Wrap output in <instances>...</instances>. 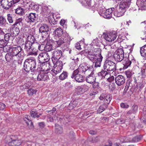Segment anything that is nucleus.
<instances>
[{"mask_svg": "<svg viewBox=\"0 0 146 146\" xmlns=\"http://www.w3.org/2000/svg\"><path fill=\"white\" fill-rule=\"evenodd\" d=\"M39 126L41 128H43L45 126V124L43 122H40L38 123Z\"/></svg>", "mask_w": 146, "mask_h": 146, "instance_id": "obj_64", "label": "nucleus"}, {"mask_svg": "<svg viewBox=\"0 0 146 146\" xmlns=\"http://www.w3.org/2000/svg\"><path fill=\"white\" fill-rule=\"evenodd\" d=\"M113 57L115 61L117 62H120L124 59V51L121 48L117 50L113 54Z\"/></svg>", "mask_w": 146, "mask_h": 146, "instance_id": "obj_6", "label": "nucleus"}, {"mask_svg": "<svg viewBox=\"0 0 146 146\" xmlns=\"http://www.w3.org/2000/svg\"><path fill=\"white\" fill-rule=\"evenodd\" d=\"M23 143V141L20 139H13L8 143V145L10 146H18L20 145Z\"/></svg>", "mask_w": 146, "mask_h": 146, "instance_id": "obj_21", "label": "nucleus"}, {"mask_svg": "<svg viewBox=\"0 0 146 146\" xmlns=\"http://www.w3.org/2000/svg\"><path fill=\"white\" fill-rule=\"evenodd\" d=\"M125 74L127 78H129L131 77L132 74L131 72L129 71H127L125 72Z\"/></svg>", "mask_w": 146, "mask_h": 146, "instance_id": "obj_59", "label": "nucleus"}, {"mask_svg": "<svg viewBox=\"0 0 146 146\" xmlns=\"http://www.w3.org/2000/svg\"><path fill=\"white\" fill-rule=\"evenodd\" d=\"M31 115L32 117L34 118L39 117V115H38L37 113L35 110H33L31 111Z\"/></svg>", "mask_w": 146, "mask_h": 146, "instance_id": "obj_42", "label": "nucleus"}, {"mask_svg": "<svg viewBox=\"0 0 146 146\" xmlns=\"http://www.w3.org/2000/svg\"><path fill=\"white\" fill-rule=\"evenodd\" d=\"M7 19L9 23H11L13 22L12 16L10 14H8L7 15Z\"/></svg>", "mask_w": 146, "mask_h": 146, "instance_id": "obj_52", "label": "nucleus"}, {"mask_svg": "<svg viewBox=\"0 0 146 146\" xmlns=\"http://www.w3.org/2000/svg\"><path fill=\"white\" fill-rule=\"evenodd\" d=\"M8 42L4 41L3 39L0 40V48H3L4 46L7 45Z\"/></svg>", "mask_w": 146, "mask_h": 146, "instance_id": "obj_50", "label": "nucleus"}, {"mask_svg": "<svg viewBox=\"0 0 146 146\" xmlns=\"http://www.w3.org/2000/svg\"><path fill=\"white\" fill-rule=\"evenodd\" d=\"M97 11L99 14L102 16V15L103 14H104L106 10L104 8L103 9L102 7H100L98 8Z\"/></svg>", "mask_w": 146, "mask_h": 146, "instance_id": "obj_47", "label": "nucleus"}, {"mask_svg": "<svg viewBox=\"0 0 146 146\" xmlns=\"http://www.w3.org/2000/svg\"><path fill=\"white\" fill-rule=\"evenodd\" d=\"M141 139L140 137L138 136H136L133 137L132 139V142H137Z\"/></svg>", "mask_w": 146, "mask_h": 146, "instance_id": "obj_57", "label": "nucleus"}, {"mask_svg": "<svg viewBox=\"0 0 146 146\" xmlns=\"http://www.w3.org/2000/svg\"><path fill=\"white\" fill-rule=\"evenodd\" d=\"M121 108H128L129 107V105L126 103H122L121 104Z\"/></svg>", "mask_w": 146, "mask_h": 146, "instance_id": "obj_58", "label": "nucleus"}, {"mask_svg": "<svg viewBox=\"0 0 146 146\" xmlns=\"http://www.w3.org/2000/svg\"><path fill=\"white\" fill-rule=\"evenodd\" d=\"M90 74L86 77V81L87 82L92 84L95 82L96 78L93 71L90 72Z\"/></svg>", "mask_w": 146, "mask_h": 146, "instance_id": "obj_17", "label": "nucleus"}, {"mask_svg": "<svg viewBox=\"0 0 146 146\" xmlns=\"http://www.w3.org/2000/svg\"><path fill=\"white\" fill-rule=\"evenodd\" d=\"M58 38V40L54 41V43L56 44V47L60 46L62 45L65 46H67L70 45V39L68 33L64 34L62 37Z\"/></svg>", "mask_w": 146, "mask_h": 146, "instance_id": "obj_2", "label": "nucleus"}, {"mask_svg": "<svg viewBox=\"0 0 146 146\" xmlns=\"http://www.w3.org/2000/svg\"><path fill=\"white\" fill-rule=\"evenodd\" d=\"M79 100V99H77L71 101L68 106V109L70 110L76 107L78 104Z\"/></svg>", "mask_w": 146, "mask_h": 146, "instance_id": "obj_27", "label": "nucleus"}, {"mask_svg": "<svg viewBox=\"0 0 146 146\" xmlns=\"http://www.w3.org/2000/svg\"><path fill=\"white\" fill-rule=\"evenodd\" d=\"M23 20L22 18H19L17 19L15 23L12 25L13 27H15V26L16 27H19V29L20 28H22L23 25V24L22 22Z\"/></svg>", "mask_w": 146, "mask_h": 146, "instance_id": "obj_25", "label": "nucleus"}, {"mask_svg": "<svg viewBox=\"0 0 146 146\" xmlns=\"http://www.w3.org/2000/svg\"><path fill=\"white\" fill-rule=\"evenodd\" d=\"M42 12L43 13H44L43 14L47 15L50 12V10L48 6H43L42 7Z\"/></svg>", "mask_w": 146, "mask_h": 146, "instance_id": "obj_33", "label": "nucleus"}, {"mask_svg": "<svg viewBox=\"0 0 146 146\" xmlns=\"http://www.w3.org/2000/svg\"><path fill=\"white\" fill-rule=\"evenodd\" d=\"M55 63H53L54 64L55 63V64L54 65V66H56V67H58V68H60L61 67H62V63L61 61L59 60H57L56 61V60H55Z\"/></svg>", "mask_w": 146, "mask_h": 146, "instance_id": "obj_45", "label": "nucleus"}, {"mask_svg": "<svg viewBox=\"0 0 146 146\" xmlns=\"http://www.w3.org/2000/svg\"><path fill=\"white\" fill-rule=\"evenodd\" d=\"M28 94L29 96H32L34 94H35L37 91L36 90H34L31 88L29 89L28 91Z\"/></svg>", "mask_w": 146, "mask_h": 146, "instance_id": "obj_44", "label": "nucleus"}, {"mask_svg": "<svg viewBox=\"0 0 146 146\" xmlns=\"http://www.w3.org/2000/svg\"><path fill=\"white\" fill-rule=\"evenodd\" d=\"M123 69H126L130 66L131 63V61L129 60V57L128 58L124 57L123 60Z\"/></svg>", "mask_w": 146, "mask_h": 146, "instance_id": "obj_20", "label": "nucleus"}, {"mask_svg": "<svg viewBox=\"0 0 146 146\" xmlns=\"http://www.w3.org/2000/svg\"><path fill=\"white\" fill-rule=\"evenodd\" d=\"M71 77L73 79L75 80L78 82H82L84 80L83 76L78 71L74 70L71 76Z\"/></svg>", "mask_w": 146, "mask_h": 146, "instance_id": "obj_7", "label": "nucleus"}, {"mask_svg": "<svg viewBox=\"0 0 146 146\" xmlns=\"http://www.w3.org/2000/svg\"><path fill=\"white\" fill-rule=\"evenodd\" d=\"M11 37V34L9 33H7L4 36V38L6 42H8Z\"/></svg>", "mask_w": 146, "mask_h": 146, "instance_id": "obj_48", "label": "nucleus"}, {"mask_svg": "<svg viewBox=\"0 0 146 146\" xmlns=\"http://www.w3.org/2000/svg\"><path fill=\"white\" fill-rule=\"evenodd\" d=\"M33 47L35 49H38L39 46V44L37 42H34L32 43Z\"/></svg>", "mask_w": 146, "mask_h": 146, "instance_id": "obj_56", "label": "nucleus"}, {"mask_svg": "<svg viewBox=\"0 0 146 146\" xmlns=\"http://www.w3.org/2000/svg\"><path fill=\"white\" fill-rule=\"evenodd\" d=\"M77 65L76 64H75L73 62H72V63L71 64V66L70 67V68L72 70H74L75 69L76 67V66Z\"/></svg>", "mask_w": 146, "mask_h": 146, "instance_id": "obj_63", "label": "nucleus"}, {"mask_svg": "<svg viewBox=\"0 0 146 146\" xmlns=\"http://www.w3.org/2000/svg\"><path fill=\"white\" fill-rule=\"evenodd\" d=\"M104 69L108 71H114L116 70V64L113 62L109 60H106L103 66Z\"/></svg>", "mask_w": 146, "mask_h": 146, "instance_id": "obj_4", "label": "nucleus"}, {"mask_svg": "<svg viewBox=\"0 0 146 146\" xmlns=\"http://www.w3.org/2000/svg\"><path fill=\"white\" fill-rule=\"evenodd\" d=\"M115 80L116 84L119 86L123 84L125 82V78L121 75H119L117 76Z\"/></svg>", "mask_w": 146, "mask_h": 146, "instance_id": "obj_15", "label": "nucleus"}, {"mask_svg": "<svg viewBox=\"0 0 146 146\" xmlns=\"http://www.w3.org/2000/svg\"><path fill=\"white\" fill-rule=\"evenodd\" d=\"M55 131L59 134H61L63 132V129L62 127L58 125H55Z\"/></svg>", "mask_w": 146, "mask_h": 146, "instance_id": "obj_39", "label": "nucleus"}, {"mask_svg": "<svg viewBox=\"0 0 146 146\" xmlns=\"http://www.w3.org/2000/svg\"><path fill=\"white\" fill-rule=\"evenodd\" d=\"M56 48V46H54L51 44L49 43H47L45 46L44 50L46 52H49L51 50L54 49Z\"/></svg>", "mask_w": 146, "mask_h": 146, "instance_id": "obj_30", "label": "nucleus"}, {"mask_svg": "<svg viewBox=\"0 0 146 146\" xmlns=\"http://www.w3.org/2000/svg\"><path fill=\"white\" fill-rule=\"evenodd\" d=\"M114 8L107 9L106 10L104 14L102 15V16L106 19H110L112 17L113 11H114Z\"/></svg>", "mask_w": 146, "mask_h": 146, "instance_id": "obj_16", "label": "nucleus"}, {"mask_svg": "<svg viewBox=\"0 0 146 146\" xmlns=\"http://www.w3.org/2000/svg\"><path fill=\"white\" fill-rule=\"evenodd\" d=\"M28 17L29 22H34L36 20L37 15L35 13H31L29 14Z\"/></svg>", "mask_w": 146, "mask_h": 146, "instance_id": "obj_28", "label": "nucleus"}, {"mask_svg": "<svg viewBox=\"0 0 146 146\" xmlns=\"http://www.w3.org/2000/svg\"><path fill=\"white\" fill-rule=\"evenodd\" d=\"M108 72L104 69L102 70L98 74V75L100 79H102L105 78L106 76L110 73Z\"/></svg>", "mask_w": 146, "mask_h": 146, "instance_id": "obj_26", "label": "nucleus"}, {"mask_svg": "<svg viewBox=\"0 0 146 146\" xmlns=\"http://www.w3.org/2000/svg\"><path fill=\"white\" fill-rule=\"evenodd\" d=\"M140 52L141 56L143 57V59L146 60V45L140 48Z\"/></svg>", "mask_w": 146, "mask_h": 146, "instance_id": "obj_29", "label": "nucleus"}, {"mask_svg": "<svg viewBox=\"0 0 146 146\" xmlns=\"http://www.w3.org/2000/svg\"><path fill=\"white\" fill-rule=\"evenodd\" d=\"M62 54V51L60 50L55 49L53 51L52 57V60L53 63L55 62V60L56 61L60 58Z\"/></svg>", "mask_w": 146, "mask_h": 146, "instance_id": "obj_12", "label": "nucleus"}, {"mask_svg": "<svg viewBox=\"0 0 146 146\" xmlns=\"http://www.w3.org/2000/svg\"><path fill=\"white\" fill-rule=\"evenodd\" d=\"M10 30H12V31L13 34L15 36H17L18 35L19 32V27H16L15 26V27H13L12 26V25H11Z\"/></svg>", "mask_w": 146, "mask_h": 146, "instance_id": "obj_34", "label": "nucleus"}, {"mask_svg": "<svg viewBox=\"0 0 146 146\" xmlns=\"http://www.w3.org/2000/svg\"><path fill=\"white\" fill-rule=\"evenodd\" d=\"M54 33L55 36L58 37H62L64 34L67 33H63L62 30L60 28H57L54 31Z\"/></svg>", "mask_w": 146, "mask_h": 146, "instance_id": "obj_24", "label": "nucleus"}, {"mask_svg": "<svg viewBox=\"0 0 146 146\" xmlns=\"http://www.w3.org/2000/svg\"><path fill=\"white\" fill-rule=\"evenodd\" d=\"M35 40L34 37L31 35H29L27 38L26 41L31 43L32 44L34 43Z\"/></svg>", "mask_w": 146, "mask_h": 146, "instance_id": "obj_41", "label": "nucleus"}, {"mask_svg": "<svg viewBox=\"0 0 146 146\" xmlns=\"http://www.w3.org/2000/svg\"><path fill=\"white\" fill-rule=\"evenodd\" d=\"M104 97L105 98L104 101L107 103L106 104H107L108 105L109 104L111 100L112 99V96H111L110 95L108 94L106 96H104Z\"/></svg>", "mask_w": 146, "mask_h": 146, "instance_id": "obj_40", "label": "nucleus"}, {"mask_svg": "<svg viewBox=\"0 0 146 146\" xmlns=\"http://www.w3.org/2000/svg\"><path fill=\"white\" fill-rule=\"evenodd\" d=\"M36 62L35 59H27L24 63L23 68L24 70L28 72L31 70V72L34 70L36 68Z\"/></svg>", "mask_w": 146, "mask_h": 146, "instance_id": "obj_3", "label": "nucleus"}, {"mask_svg": "<svg viewBox=\"0 0 146 146\" xmlns=\"http://www.w3.org/2000/svg\"><path fill=\"white\" fill-rule=\"evenodd\" d=\"M117 37V33L114 31L109 32L105 35V39L107 41L111 42L116 39Z\"/></svg>", "mask_w": 146, "mask_h": 146, "instance_id": "obj_8", "label": "nucleus"}, {"mask_svg": "<svg viewBox=\"0 0 146 146\" xmlns=\"http://www.w3.org/2000/svg\"><path fill=\"white\" fill-rule=\"evenodd\" d=\"M50 30L49 27L46 24H41L39 29L40 33H42V37H44L48 34V32Z\"/></svg>", "mask_w": 146, "mask_h": 146, "instance_id": "obj_10", "label": "nucleus"}, {"mask_svg": "<svg viewBox=\"0 0 146 146\" xmlns=\"http://www.w3.org/2000/svg\"><path fill=\"white\" fill-rule=\"evenodd\" d=\"M78 71L80 74L84 73V74H90V72H92L93 70V67L92 66L87 65L86 66H80L78 68L75 70Z\"/></svg>", "mask_w": 146, "mask_h": 146, "instance_id": "obj_5", "label": "nucleus"}, {"mask_svg": "<svg viewBox=\"0 0 146 146\" xmlns=\"http://www.w3.org/2000/svg\"><path fill=\"white\" fill-rule=\"evenodd\" d=\"M68 77V73L66 72H63L59 76V78L60 80H64Z\"/></svg>", "mask_w": 146, "mask_h": 146, "instance_id": "obj_43", "label": "nucleus"}, {"mask_svg": "<svg viewBox=\"0 0 146 146\" xmlns=\"http://www.w3.org/2000/svg\"><path fill=\"white\" fill-rule=\"evenodd\" d=\"M3 48L4 52H10L11 50H12V48L10 46L7 45L4 46Z\"/></svg>", "mask_w": 146, "mask_h": 146, "instance_id": "obj_51", "label": "nucleus"}, {"mask_svg": "<svg viewBox=\"0 0 146 146\" xmlns=\"http://www.w3.org/2000/svg\"><path fill=\"white\" fill-rule=\"evenodd\" d=\"M15 13L20 15H23L24 14V10L22 8L19 7L15 10Z\"/></svg>", "mask_w": 146, "mask_h": 146, "instance_id": "obj_37", "label": "nucleus"}, {"mask_svg": "<svg viewBox=\"0 0 146 146\" xmlns=\"http://www.w3.org/2000/svg\"><path fill=\"white\" fill-rule=\"evenodd\" d=\"M40 69L41 71L44 72L49 70L52 68L50 63L49 62H46L40 64Z\"/></svg>", "mask_w": 146, "mask_h": 146, "instance_id": "obj_14", "label": "nucleus"}, {"mask_svg": "<svg viewBox=\"0 0 146 146\" xmlns=\"http://www.w3.org/2000/svg\"><path fill=\"white\" fill-rule=\"evenodd\" d=\"M62 69V68L61 67L59 68L58 67H54V69L51 70V71H52L55 74L59 73L61 71Z\"/></svg>", "mask_w": 146, "mask_h": 146, "instance_id": "obj_46", "label": "nucleus"}, {"mask_svg": "<svg viewBox=\"0 0 146 146\" xmlns=\"http://www.w3.org/2000/svg\"><path fill=\"white\" fill-rule=\"evenodd\" d=\"M133 112V114H135L137 111L138 107L136 105H133L131 108V110Z\"/></svg>", "mask_w": 146, "mask_h": 146, "instance_id": "obj_54", "label": "nucleus"}, {"mask_svg": "<svg viewBox=\"0 0 146 146\" xmlns=\"http://www.w3.org/2000/svg\"><path fill=\"white\" fill-rule=\"evenodd\" d=\"M79 1L83 5H88L89 6L91 5L92 0H79Z\"/></svg>", "mask_w": 146, "mask_h": 146, "instance_id": "obj_35", "label": "nucleus"}, {"mask_svg": "<svg viewBox=\"0 0 146 146\" xmlns=\"http://www.w3.org/2000/svg\"><path fill=\"white\" fill-rule=\"evenodd\" d=\"M131 3V0H124L121 2L119 4V7L125 10L129 6Z\"/></svg>", "mask_w": 146, "mask_h": 146, "instance_id": "obj_18", "label": "nucleus"}, {"mask_svg": "<svg viewBox=\"0 0 146 146\" xmlns=\"http://www.w3.org/2000/svg\"><path fill=\"white\" fill-rule=\"evenodd\" d=\"M24 4L26 6V8H28L29 9H33L34 8L33 7L35 5L34 3H32L31 2H24Z\"/></svg>", "mask_w": 146, "mask_h": 146, "instance_id": "obj_38", "label": "nucleus"}, {"mask_svg": "<svg viewBox=\"0 0 146 146\" xmlns=\"http://www.w3.org/2000/svg\"><path fill=\"white\" fill-rule=\"evenodd\" d=\"M125 11V10L119 7L117 10L114 11L113 14L116 17H120L123 15Z\"/></svg>", "mask_w": 146, "mask_h": 146, "instance_id": "obj_22", "label": "nucleus"}, {"mask_svg": "<svg viewBox=\"0 0 146 146\" xmlns=\"http://www.w3.org/2000/svg\"><path fill=\"white\" fill-rule=\"evenodd\" d=\"M75 47L77 49H81L80 44L78 42H77L75 44Z\"/></svg>", "mask_w": 146, "mask_h": 146, "instance_id": "obj_62", "label": "nucleus"}, {"mask_svg": "<svg viewBox=\"0 0 146 146\" xmlns=\"http://www.w3.org/2000/svg\"><path fill=\"white\" fill-rule=\"evenodd\" d=\"M44 47L45 46L43 44H41L40 45L39 44V46L38 49L41 51H42L44 50Z\"/></svg>", "mask_w": 146, "mask_h": 146, "instance_id": "obj_60", "label": "nucleus"}, {"mask_svg": "<svg viewBox=\"0 0 146 146\" xmlns=\"http://www.w3.org/2000/svg\"><path fill=\"white\" fill-rule=\"evenodd\" d=\"M84 86L83 85L77 87V88H76V91L78 94H82L84 92Z\"/></svg>", "mask_w": 146, "mask_h": 146, "instance_id": "obj_36", "label": "nucleus"}, {"mask_svg": "<svg viewBox=\"0 0 146 146\" xmlns=\"http://www.w3.org/2000/svg\"><path fill=\"white\" fill-rule=\"evenodd\" d=\"M30 117L28 115L25 116L23 118L24 121L26 123L27 126L30 129H32L33 128V124L30 119Z\"/></svg>", "mask_w": 146, "mask_h": 146, "instance_id": "obj_23", "label": "nucleus"}, {"mask_svg": "<svg viewBox=\"0 0 146 146\" xmlns=\"http://www.w3.org/2000/svg\"><path fill=\"white\" fill-rule=\"evenodd\" d=\"M48 73V72H40L37 77V80L39 81H48L49 80Z\"/></svg>", "mask_w": 146, "mask_h": 146, "instance_id": "obj_11", "label": "nucleus"}, {"mask_svg": "<svg viewBox=\"0 0 146 146\" xmlns=\"http://www.w3.org/2000/svg\"><path fill=\"white\" fill-rule=\"evenodd\" d=\"M98 49H95L92 52L88 53L90 56L89 58L90 60L95 63L94 66L96 68L100 67L101 66V62L103 58L102 56L100 51Z\"/></svg>", "mask_w": 146, "mask_h": 146, "instance_id": "obj_1", "label": "nucleus"}, {"mask_svg": "<svg viewBox=\"0 0 146 146\" xmlns=\"http://www.w3.org/2000/svg\"><path fill=\"white\" fill-rule=\"evenodd\" d=\"M108 107V105L106 104H104L100 105L98 109L97 112L98 113H100L103 111Z\"/></svg>", "mask_w": 146, "mask_h": 146, "instance_id": "obj_32", "label": "nucleus"}, {"mask_svg": "<svg viewBox=\"0 0 146 146\" xmlns=\"http://www.w3.org/2000/svg\"><path fill=\"white\" fill-rule=\"evenodd\" d=\"M6 107L5 105L3 103H0V110H3Z\"/></svg>", "mask_w": 146, "mask_h": 146, "instance_id": "obj_61", "label": "nucleus"}, {"mask_svg": "<svg viewBox=\"0 0 146 146\" xmlns=\"http://www.w3.org/2000/svg\"><path fill=\"white\" fill-rule=\"evenodd\" d=\"M99 41L98 38H96L93 40L92 44L93 45H98L99 44Z\"/></svg>", "mask_w": 146, "mask_h": 146, "instance_id": "obj_55", "label": "nucleus"}, {"mask_svg": "<svg viewBox=\"0 0 146 146\" xmlns=\"http://www.w3.org/2000/svg\"><path fill=\"white\" fill-rule=\"evenodd\" d=\"M12 56H13L10 53H7L6 54L5 57L7 61L10 62L12 60Z\"/></svg>", "mask_w": 146, "mask_h": 146, "instance_id": "obj_49", "label": "nucleus"}, {"mask_svg": "<svg viewBox=\"0 0 146 146\" xmlns=\"http://www.w3.org/2000/svg\"><path fill=\"white\" fill-rule=\"evenodd\" d=\"M32 45V44L31 43L26 41L25 44L24 49L26 51H31V50H32L31 48Z\"/></svg>", "mask_w": 146, "mask_h": 146, "instance_id": "obj_31", "label": "nucleus"}, {"mask_svg": "<svg viewBox=\"0 0 146 146\" xmlns=\"http://www.w3.org/2000/svg\"><path fill=\"white\" fill-rule=\"evenodd\" d=\"M38 62L40 64L44 63L50 60V56L48 54L47 52L41 53L39 54L38 56Z\"/></svg>", "mask_w": 146, "mask_h": 146, "instance_id": "obj_9", "label": "nucleus"}, {"mask_svg": "<svg viewBox=\"0 0 146 146\" xmlns=\"http://www.w3.org/2000/svg\"><path fill=\"white\" fill-rule=\"evenodd\" d=\"M21 50L22 48L20 46L12 48L11 54L13 56H18L19 57H20L21 56Z\"/></svg>", "mask_w": 146, "mask_h": 146, "instance_id": "obj_13", "label": "nucleus"}, {"mask_svg": "<svg viewBox=\"0 0 146 146\" xmlns=\"http://www.w3.org/2000/svg\"><path fill=\"white\" fill-rule=\"evenodd\" d=\"M1 4L3 7L6 9H9L12 5L9 0H1Z\"/></svg>", "mask_w": 146, "mask_h": 146, "instance_id": "obj_19", "label": "nucleus"}, {"mask_svg": "<svg viewBox=\"0 0 146 146\" xmlns=\"http://www.w3.org/2000/svg\"><path fill=\"white\" fill-rule=\"evenodd\" d=\"M6 19L3 17L0 16V26L3 25L6 22Z\"/></svg>", "mask_w": 146, "mask_h": 146, "instance_id": "obj_53", "label": "nucleus"}]
</instances>
